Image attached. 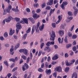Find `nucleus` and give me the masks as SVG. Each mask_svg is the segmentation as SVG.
Returning <instances> with one entry per match:
<instances>
[{
  "mask_svg": "<svg viewBox=\"0 0 78 78\" xmlns=\"http://www.w3.org/2000/svg\"><path fill=\"white\" fill-rule=\"evenodd\" d=\"M50 41H54L56 37V34H55V32L53 30L52 31V34L50 35Z\"/></svg>",
  "mask_w": 78,
  "mask_h": 78,
  "instance_id": "f257e3e1",
  "label": "nucleus"
},
{
  "mask_svg": "<svg viewBox=\"0 0 78 78\" xmlns=\"http://www.w3.org/2000/svg\"><path fill=\"white\" fill-rule=\"evenodd\" d=\"M16 34H18L19 30H20L22 28V26L20 23H17L16 24Z\"/></svg>",
  "mask_w": 78,
  "mask_h": 78,
  "instance_id": "f03ea898",
  "label": "nucleus"
},
{
  "mask_svg": "<svg viewBox=\"0 0 78 78\" xmlns=\"http://www.w3.org/2000/svg\"><path fill=\"white\" fill-rule=\"evenodd\" d=\"M68 4V3L67 2H63L62 5H60V6L61 8H62V9H64L65 8V7H64V6H66V5H67Z\"/></svg>",
  "mask_w": 78,
  "mask_h": 78,
  "instance_id": "7ed1b4c3",
  "label": "nucleus"
},
{
  "mask_svg": "<svg viewBox=\"0 0 78 78\" xmlns=\"http://www.w3.org/2000/svg\"><path fill=\"white\" fill-rule=\"evenodd\" d=\"M55 72H62V68L61 67H57L55 69Z\"/></svg>",
  "mask_w": 78,
  "mask_h": 78,
  "instance_id": "20e7f679",
  "label": "nucleus"
},
{
  "mask_svg": "<svg viewBox=\"0 0 78 78\" xmlns=\"http://www.w3.org/2000/svg\"><path fill=\"white\" fill-rule=\"evenodd\" d=\"M40 25V22H38L36 26H35V30L36 33L39 32V27Z\"/></svg>",
  "mask_w": 78,
  "mask_h": 78,
  "instance_id": "39448f33",
  "label": "nucleus"
},
{
  "mask_svg": "<svg viewBox=\"0 0 78 78\" xmlns=\"http://www.w3.org/2000/svg\"><path fill=\"white\" fill-rule=\"evenodd\" d=\"M9 61L10 62H15L16 61H18V58L17 57H16L15 59L14 58H11L9 59Z\"/></svg>",
  "mask_w": 78,
  "mask_h": 78,
  "instance_id": "423d86ee",
  "label": "nucleus"
},
{
  "mask_svg": "<svg viewBox=\"0 0 78 78\" xmlns=\"http://www.w3.org/2000/svg\"><path fill=\"white\" fill-rule=\"evenodd\" d=\"M15 33V30H13L12 31V28H11L10 30V32L9 33V34L10 36H12L14 33Z\"/></svg>",
  "mask_w": 78,
  "mask_h": 78,
  "instance_id": "0eeeda50",
  "label": "nucleus"
},
{
  "mask_svg": "<svg viewBox=\"0 0 78 78\" xmlns=\"http://www.w3.org/2000/svg\"><path fill=\"white\" fill-rule=\"evenodd\" d=\"M58 20L56 22V24H58V23H59L61 21V20H62V17L61 16L59 15L58 16Z\"/></svg>",
  "mask_w": 78,
  "mask_h": 78,
  "instance_id": "6e6552de",
  "label": "nucleus"
},
{
  "mask_svg": "<svg viewBox=\"0 0 78 78\" xmlns=\"http://www.w3.org/2000/svg\"><path fill=\"white\" fill-rule=\"evenodd\" d=\"M28 19L30 21L32 22V23L34 24L35 23V21L34 20V19L32 17H29L28 18Z\"/></svg>",
  "mask_w": 78,
  "mask_h": 78,
  "instance_id": "1a4fd4ad",
  "label": "nucleus"
},
{
  "mask_svg": "<svg viewBox=\"0 0 78 78\" xmlns=\"http://www.w3.org/2000/svg\"><path fill=\"white\" fill-rule=\"evenodd\" d=\"M73 19V17L72 16L69 17L68 16L67 18V20L66 21V22H70L71 20H72Z\"/></svg>",
  "mask_w": 78,
  "mask_h": 78,
  "instance_id": "9d476101",
  "label": "nucleus"
},
{
  "mask_svg": "<svg viewBox=\"0 0 78 78\" xmlns=\"http://www.w3.org/2000/svg\"><path fill=\"white\" fill-rule=\"evenodd\" d=\"M22 20L24 21V23H26V24H28V19L23 18Z\"/></svg>",
  "mask_w": 78,
  "mask_h": 78,
  "instance_id": "9b49d317",
  "label": "nucleus"
},
{
  "mask_svg": "<svg viewBox=\"0 0 78 78\" xmlns=\"http://www.w3.org/2000/svg\"><path fill=\"white\" fill-rule=\"evenodd\" d=\"M12 17L11 16H9L8 18H7V19H6V22H7V23H9L11 20V19H12Z\"/></svg>",
  "mask_w": 78,
  "mask_h": 78,
  "instance_id": "f8f14e48",
  "label": "nucleus"
},
{
  "mask_svg": "<svg viewBox=\"0 0 78 78\" xmlns=\"http://www.w3.org/2000/svg\"><path fill=\"white\" fill-rule=\"evenodd\" d=\"M58 41L59 42V44H62V42H63V41H64V38H62V39H61L60 38H58Z\"/></svg>",
  "mask_w": 78,
  "mask_h": 78,
  "instance_id": "ddd939ff",
  "label": "nucleus"
},
{
  "mask_svg": "<svg viewBox=\"0 0 78 78\" xmlns=\"http://www.w3.org/2000/svg\"><path fill=\"white\" fill-rule=\"evenodd\" d=\"M73 9H74L75 10V11L74 13V15H75V16H76V14H77V13H78V9H75V7H73Z\"/></svg>",
  "mask_w": 78,
  "mask_h": 78,
  "instance_id": "4468645a",
  "label": "nucleus"
},
{
  "mask_svg": "<svg viewBox=\"0 0 78 78\" xmlns=\"http://www.w3.org/2000/svg\"><path fill=\"white\" fill-rule=\"evenodd\" d=\"M58 56L57 55H55L53 57H52V60H56V59H58Z\"/></svg>",
  "mask_w": 78,
  "mask_h": 78,
  "instance_id": "2eb2a0df",
  "label": "nucleus"
},
{
  "mask_svg": "<svg viewBox=\"0 0 78 78\" xmlns=\"http://www.w3.org/2000/svg\"><path fill=\"white\" fill-rule=\"evenodd\" d=\"M75 76V78H77V74L76 73H73L72 75V78H74V77Z\"/></svg>",
  "mask_w": 78,
  "mask_h": 78,
  "instance_id": "dca6fc26",
  "label": "nucleus"
},
{
  "mask_svg": "<svg viewBox=\"0 0 78 78\" xmlns=\"http://www.w3.org/2000/svg\"><path fill=\"white\" fill-rule=\"evenodd\" d=\"M49 2L48 3V5H51L53 4V0H49Z\"/></svg>",
  "mask_w": 78,
  "mask_h": 78,
  "instance_id": "f3484780",
  "label": "nucleus"
},
{
  "mask_svg": "<svg viewBox=\"0 0 78 78\" xmlns=\"http://www.w3.org/2000/svg\"><path fill=\"white\" fill-rule=\"evenodd\" d=\"M44 24H43L41 26L39 27V30L40 31H42V30H43V29H44Z\"/></svg>",
  "mask_w": 78,
  "mask_h": 78,
  "instance_id": "a211bd4d",
  "label": "nucleus"
},
{
  "mask_svg": "<svg viewBox=\"0 0 78 78\" xmlns=\"http://www.w3.org/2000/svg\"><path fill=\"white\" fill-rule=\"evenodd\" d=\"M55 9H54L53 10H52V9H51L50 12H49V16H51V14H52V13H53V12L55 11Z\"/></svg>",
  "mask_w": 78,
  "mask_h": 78,
  "instance_id": "6ab92c4d",
  "label": "nucleus"
},
{
  "mask_svg": "<svg viewBox=\"0 0 78 78\" xmlns=\"http://www.w3.org/2000/svg\"><path fill=\"white\" fill-rule=\"evenodd\" d=\"M50 48H49V47L47 46L45 47V48L44 49V51H47V50H49L48 51V52H49L50 51Z\"/></svg>",
  "mask_w": 78,
  "mask_h": 78,
  "instance_id": "aec40b11",
  "label": "nucleus"
},
{
  "mask_svg": "<svg viewBox=\"0 0 78 78\" xmlns=\"http://www.w3.org/2000/svg\"><path fill=\"white\" fill-rule=\"evenodd\" d=\"M66 64L67 66H71V65H72V64L70 63V62L69 63L68 61L67 60L66 61Z\"/></svg>",
  "mask_w": 78,
  "mask_h": 78,
  "instance_id": "412c9836",
  "label": "nucleus"
},
{
  "mask_svg": "<svg viewBox=\"0 0 78 78\" xmlns=\"http://www.w3.org/2000/svg\"><path fill=\"white\" fill-rule=\"evenodd\" d=\"M23 53L24 55H27L28 53V51L26 49H24Z\"/></svg>",
  "mask_w": 78,
  "mask_h": 78,
  "instance_id": "4be33fe9",
  "label": "nucleus"
},
{
  "mask_svg": "<svg viewBox=\"0 0 78 78\" xmlns=\"http://www.w3.org/2000/svg\"><path fill=\"white\" fill-rule=\"evenodd\" d=\"M45 72L47 74H50V73H51V71L50 69H46Z\"/></svg>",
  "mask_w": 78,
  "mask_h": 78,
  "instance_id": "5701e85b",
  "label": "nucleus"
},
{
  "mask_svg": "<svg viewBox=\"0 0 78 78\" xmlns=\"http://www.w3.org/2000/svg\"><path fill=\"white\" fill-rule=\"evenodd\" d=\"M64 30H60L59 31V34L61 36L64 35Z\"/></svg>",
  "mask_w": 78,
  "mask_h": 78,
  "instance_id": "b1692460",
  "label": "nucleus"
},
{
  "mask_svg": "<svg viewBox=\"0 0 78 78\" xmlns=\"http://www.w3.org/2000/svg\"><path fill=\"white\" fill-rule=\"evenodd\" d=\"M34 31H35V28L34 27V26H33L32 27V30L31 31L32 34H33L34 33Z\"/></svg>",
  "mask_w": 78,
  "mask_h": 78,
  "instance_id": "393cba45",
  "label": "nucleus"
},
{
  "mask_svg": "<svg viewBox=\"0 0 78 78\" xmlns=\"http://www.w3.org/2000/svg\"><path fill=\"white\" fill-rule=\"evenodd\" d=\"M20 46V44L19 43L17 44H16V46L15 47V50H16L17 48H18L19 47V46Z\"/></svg>",
  "mask_w": 78,
  "mask_h": 78,
  "instance_id": "a878e982",
  "label": "nucleus"
},
{
  "mask_svg": "<svg viewBox=\"0 0 78 78\" xmlns=\"http://www.w3.org/2000/svg\"><path fill=\"white\" fill-rule=\"evenodd\" d=\"M37 14H34L33 15V17H34V19H37Z\"/></svg>",
  "mask_w": 78,
  "mask_h": 78,
  "instance_id": "bb28decb",
  "label": "nucleus"
},
{
  "mask_svg": "<svg viewBox=\"0 0 78 78\" xmlns=\"http://www.w3.org/2000/svg\"><path fill=\"white\" fill-rule=\"evenodd\" d=\"M27 34H25L22 37V39L25 40L26 39V37H27Z\"/></svg>",
  "mask_w": 78,
  "mask_h": 78,
  "instance_id": "cd10ccee",
  "label": "nucleus"
},
{
  "mask_svg": "<svg viewBox=\"0 0 78 78\" xmlns=\"http://www.w3.org/2000/svg\"><path fill=\"white\" fill-rule=\"evenodd\" d=\"M24 67L26 68V69H28V68L29 67V66H28V64L25 63L24 64Z\"/></svg>",
  "mask_w": 78,
  "mask_h": 78,
  "instance_id": "c85d7f7f",
  "label": "nucleus"
},
{
  "mask_svg": "<svg viewBox=\"0 0 78 78\" xmlns=\"http://www.w3.org/2000/svg\"><path fill=\"white\" fill-rule=\"evenodd\" d=\"M67 36H66L65 37V38L64 39V41L65 42H66V43H68V40L67 39Z\"/></svg>",
  "mask_w": 78,
  "mask_h": 78,
  "instance_id": "c756f323",
  "label": "nucleus"
},
{
  "mask_svg": "<svg viewBox=\"0 0 78 78\" xmlns=\"http://www.w3.org/2000/svg\"><path fill=\"white\" fill-rule=\"evenodd\" d=\"M69 71V68L68 67H66L65 69V72H66V73L68 72Z\"/></svg>",
  "mask_w": 78,
  "mask_h": 78,
  "instance_id": "7c9ffc66",
  "label": "nucleus"
},
{
  "mask_svg": "<svg viewBox=\"0 0 78 78\" xmlns=\"http://www.w3.org/2000/svg\"><path fill=\"white\" fill-rule=\"evenodd\" d=\"M72 37V39H76L77 38V35H73Z\"/></svg>",
  "mask_w": 78,
  "mask_h": 78,
  "instance_id": "2f4dec72",
  "label": "nucleus"
},
{
  "mask_svg": "<svg viewBox=\"0 0 78 78\" xmlns=\"http://www.w3.org/2000/svg\"><path fill=\"white\" fill-rule=\"evenodd\" d=\"M21 58H23V59H24V60H26L27 59V57L24 55H21Z\"/></svg>",
  "mask_w": 78,
  "mask_h": 78,
  "instance_id": "473e14b6",
  "label": "nucleus"
},
{
  "mask_svg": "<svg viewBox=\"0 0 78 78\" xmlns=\"http://www.w3.org/2000/svg\"><path fill=\"white\" fill-rule=\"evenodd\" d=\"M44 46V43H41V44H40V48L41 49H42V48H43V47Z\"/></svg>",
  "mask_w": 78,
  "mask_h": 78,
  "instance_id": "72a5a7b5",
  "label": "nucleus"
},
{
  "mask_svg": "<svg viewBox=\"0 0 78 78\" xmlns=\"http://www.w3.org/2000/svg\"><path fill=\"white\" fill-rule=\"evenodd\" d=\"M8 36V33L6 32H5L4 34V37H7Z\"/></svg>",
  "mask_w": 78,
  "mask_h": 78,
  "instance_id": "f704fd0d",
  "label": "nucleus"
},
{
  "mask_svg": "<svg viewBox=\"0 0 78 78\" xmlns=\"http://www.w3.org/2000/svg\"><path fill=\"white\" fill-rule=\"evenodd\" d=\"M6 19H5L3 20L2 22V25H5V22H6Z\"/></svg>",
  "mask_w": 78,
  "mask_h": 78,
  "instance_id": "c9c22d12",
  "label": "nucleus"
},
{
  "mask_svg": "<svg viewBox=\"0 0 78 78\" xmlns=\"http://www.w3.org/2000/svg\"><path fill=\"white\" fill-rule=\"evenodd\" d=\"M4 63L5 66H9V65L8 64V62L7 61H5L4 62Z\"/></svg>",
  "mask_w": 78,
  "mask_h": 78,
  "instance_id": "e433bc0d",
  "label": "nucleus"
},
{
  "mask_svg": "<svg viewBox=\"0 0 78 78\" xmlns=\"http://www.w3.org/2000/svg\"><path fill=\"white\" fill-rule=\"evenodd\" d=\"M72 46V44H67L66 46V48H70V47H71Z\"/></svg>",
  "mask_w": 78,
  "mask_h": 78,
  "instance_id": "4c0bfd02",
  "label": "nucleus"
},
{
  "mask_svg": "<svg viewBox=\"0 0 78 78\" xmlns=\"http://www.w3.org/2000/svg\"><path fill=\"white\" fill-rule=\"evenodd\" d=\"M68 35L69 37H71L72 36V34L71 32H69L68 34Z\"/></svg>",
  "mask_w": 78,
  "mask_h": 78,
  "instance_id": "58836bf2",
  "label": "nucleus"
},
{
  "mask_svg": "<svg viewBox=\"0 0 78 78\" xmlns=\"http://www.w3.org/2000/svg\"><path fill=\"white\" fill-rule=\"evenodd\" d=\"M22 69L23 71H25V70H27V69H26V68L25 67V66H23L22 67Z\"/></svg>",
  "mask_w": 78,
  "mask_h": 78,
  "instance_id": "ea45409f",
  "label": "nucleus"
},
{
  "mask_svg": "<svg viewBox=\"0 0 78 78\" xmlns=\"http://www.w3.org/2000/svg\"><path fill=\"white\" fill-rule=\"evenodd\" d=\"M10 51H14V46H12L11 48L10 49Z\"/></svg>",
  "mask_w": 78,
  "mask_h": 78,
  "instance_id": "a19ab883",
  "label": "nucleus"
},
{
  "mask_svg": "<svg viewBox=\"0 0 78 78\" xmlns=\"http://www.w3.org/2000/svg\"><path fill=\"white\" fill-rule=\"evenodd\" d=\"M34 6L35 8H37V7H38V6H39V4L37 3L36 4H34Z\"/></svg>",
  "mask_w": 78,
  "mask_h": 78,
  "instance_id": "79ce46f5",
  "label": "nucleus"
},
{
  "mask_svg": "<svg viewBox=\"0 0 78 78\" xmlns=\"http://www.w3.org/2000/svg\"><path fill=\"white\" fill-rule=\"evenodd\" d=\"M75 59H73V60H71L70 61L71 63L70 64H71V65H72V64H73L74 62H75Z\"/></svg>",
  "mask_w": 78,
  "mask_h": 78,
  "instance_id": "37998d69",
  "label": "nucleus"
},
{
  "mask_svg": "<svg viewBox=\"0 0 78 78\" xmlns=\"http://www.w3.org/2000/svg\"><path fill=\"white\" fill-rule=\"evenodd\" d=\"M12 11H13L15 12H16V11H19V9H16L12 8Z\"/></svg>",
  "mask_w": 78,
  "mask_h": 78,
  "instance_id": "c03bdc74",
  "label": "nucleus"
},
{
  "mask_svg": "<svg viewBox=\"0 0 78 78\" xmlns=\"http://www.w3.org/2000/svg\"><path fill=\"white\" fill-rule=\"evenodd\" d=\"M50 45V41H48L46 44V45L47 46V47H49Z\"/></svg>",
  "mask_w": 78,
  "mask_h": 78,
  "instance_id": "a18cd8bd",
  "label": "nucleus"
},
{
  "mask_svg": "<svg viewBox=\"0 0 78 78\" xmlns=\"http://www.w3.org/2000/svg\"><path fill=\"white\" fill-rule=\"evenodd\" d=\"M68 14L69 16H72V12H69L68 13Z\"/></svg>",
  "mask_w": 78,
  "mask_h": 78,
  "instance_id": "49530a36",
  "label": "nucleus"
},
{
  "mask_svg": "<svg viewBox=\"0 0 78 78\" xmlns=\"http://www.w3.org/2000/svg\"><path fill=\"white\" fill-rule=\"evenodd\" d=\"M31 31V28H29L27 30V31L26 32L27 33H30Z\"/></svg>",
  "mask_w": 78,
  "mask_h": 78,
  "instance_id": "de8ad7c7",
  "label": "nucleus"
},
{
  "mask_svg": "<svg viewBox=\"0 0 78 78\" xmlns=\"http://www.w3.org/2000/svg\"><path fill=\"white\" fill-rule=\"evenodd\" d=\"M18 69L17 67H16L15 68H14L12 70V72H14L15 71H16V70H17Z\"/></svg>",
  "mask_w": 78,
  "mask_h": 78,
  "instance_id": "09e8293b",
  "label": "nucleus"
},
{
  "mask_svg": "<svg viewBox=\"0 0 78 78\" xmlns=\"http://www.w3.org/2000/svg\"><path fill=\"white\" fill-rule=\"evenodd\" d=\"M53 76L55 78H56V76H57V73L56 72L54 73H53Z\"/></svg>",
  "mask_w": 78,
  "mask_h": 78,
  "instance_id": "8fccbe9b",
  "label": "nucleus"
},
{
  "mask_svg": "<svg viewBox=\"0 0 78 78\" xmlns=\"http://www.w3.org/2000/svg\"><path fill=\"white\" fill-rule=\"evenodd\" d=\"M15 19L16 20L17 22H19V21H20V18H15Z\"/></svg>",
  "mask_w": 78,
  "mask_h": 78,
  "instance_id": "3c124183",
  "label": "nucleus"
},
{
  "mask_svg": "<svg viewBox=\"0 0 78 78\" xmlns=\"http://www.w3.org/2000/svg\"><path fill=\"white\" fill-rule=\"evenodd\" d=\"M38 72H43V69H42L41 68H39L38 69Z\"/></svg>",
  "mask_w": 78,
  "mask_h": 78,
  "instance_id": "603ef678",
  "label": "nucleus"
},
{
  "mask_svg": "<svg viewBox=\"0 0 78 78\" xmlns=\"http://www.w3.org/2000/svg\"><path fill=\"white\" fill-rule=\"evenodd\" d=\"M0 40H1V41H4L5 40V38H4V37L2 36L0 37Z\"/></svg>",
  "mask_w": 78,
  "mask_h": 78,
  "instance_id": "864d4df0",
  "label": "nucleus"
},
{
  "mask_svg": "<svg viewBox=\"0 0 78 78\" xmlns=\"http://www.w3.org/2000/svg\"><path fill=\"white\" fill-rule=\"evenodd\" d=\"M52 26L53 28H55L56 27V24L55 23H52Z\"/></svg>",
  "mask_w": 78,
  "mask_h": 78,
  "instance_id": "5fc2aeb1",
  "label": "nucleus"
},
{
  "mask_svg": "<svg viewBox=\"0 0 78 78\" xmlns=\"http://www.w3.org/2000/svg\"><path fill=\"white\" fill-rule=\"evenodd\" d=\"M10 10H11L10 9H8V8H7L6 11L7 12H8V13H10Z\"/></svg>",
  "mask_w": 78,
  "mask_h": 78,
  "instance_id": "6e6d98bb",
  "label": "nucleus"
},
{
  "mask_svg": "<svg viewBox=\"0 0 78 78\" xmlns=\"http://www.w3.org/2000/svg\"><path fill=\"white\" fill-rule=\"evenodd\" d=\"M41 12V9H38L36 10V12L37 13H39Z\"/></svg>",
  "mask_w": 78,
  "mask_h": 78,
  "instance_id": "4d7b16f0",
  "label": "nucleus"
},
{
  "mask_svg": "<svg viewBox=\"0 0 78 78\" xmlns=\"http://www.w3.org/2000/svg\"><path fill=\"white\" fill-rule=\"evenodd\" d=\"M65 58H67L68 57H69V55L67 53H66L65 54Z\"/></svg>",
  "mask_w": 78,
  "mask_h": 78,
  "instance_id": "13d9d810",
  "label": "nucleus"
},
{
  "mask_svg": "<svg viewBox=\"0 0 78 78\" xmlns=\"http://www.w3.org/2000/svg\"><path fill=\"white\" fill-rule=\"evenodd\" d=\"M8 8L10 9H11L12 8V6H11V5L9 4L8 5Z\"/></svg>",
  "mask_w": 78,
  "mask_h": 78,
  "instance_id": "bf43d9fd",
  "label": "nucleus"
},
{
  "mask_svg": "<svg viewBox=\"0 0 78 78\" xmlns=\"http://www.w3.org/2000/svg\"><path fill=\"white\" fill-rule=\"evenodd\" d=\"M24 49H21L19 50V52L20 53H22V52H23Z\"/></svg>",
  "mask_w": 78,
  "mask_h": 78,
  "instance_id": "052dcab7",
  "label": "nucleus"
},
{
  "mask_svg": "<svg viewBox=\"0 0 78 78\" xmlns=\"http://www.w3.org/2000/svg\"><path fill=\"white\" fill-rule=\"evenodd\" d=\"M51 8V7H50V6H48L46 8V9H47V10H50Z\"/></svg>",
  "mask_w": 78,
  "mask_h": 78,
  "instance_id": "680f3d73",
  "label": "nucleus"
},
{
  "mask_svg": "<svg viewBox=\"0 0 78 78\" xmlns=\"http://www.w3.org/2000/svg\"><path fill=\"white\" fill-rule=\"evenodd\" d=\"M73 51H75L76 50V46H74L73 48Z\"/></svg>",
  "mask_w": 78,
  "mask_h": 78,
  "instance_id": "e2e57ef3",
  "label": "nucleus"
},
{
  "mask_svg": "<svg viewBox=\"0 0 78 78\" xmlns=\"http://www.w3.org/2000/svg\"><path fill=\"white\" fill-rule=\"evenodd\" d=\"M45 5H46V4L45 3H44L42 5V8H44V7L45 6Z\"/></svg>",
  "mask_w": 78,
  "mask_h": 78,
  "instance_id": "0e129e2a",
  "label": "nucleus"
},
{
  "mask_svg": "<svg viewBox=\"0 0 78 78\" xmlns=\"http://www.w3.org/2000/svg\"><path fill=\"white\" fill-rule=\"evenodd\" d=\"M26 11L27 12H30V9L29 8H27L26 9Z\"/></svg>",
  "mask_w": 78,
  "mask_h": 78,
  "instance_id": "69168bd1",
  "label": "nucleus"
},
{
  "mask_svg": "<svg viewBox=\"0 0 78 78\" xmlns=\"http://www.w3.org/2000/svg\"><path fill=\"white\" fill-rule=\"evenodd\" d=\"M30 57L28 58L26 61L27 63H28L29 62V61H30Z\"/></svg>",
  "mask_w": 78,
  "mask_h": 78,
  "instance_id": "338daca9",
  "label": "nucleus"
},
{
  "mask_svg": "<svg viewBox=\"0 0 78 78\" xmlns=\"http://www.w3.org/2000/svg\"><path fill=\"white\" fill-rule=\"evenodd\" d=\"M23 59H20V64H22V63H23Z\"/></svg>",
  "mask_w": 78,
  "mask_h": 78,
  "instance_id": "774afa93",
  "label": "nucleus"
}]
</instances>
